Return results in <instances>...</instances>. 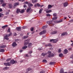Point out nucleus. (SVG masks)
I'll list each match as a JSON object with an SVG mask.
<instances>
[{"label": "nucleus", "mask_w": 73, "mask_h": 73, "mask_svg": "<svg viewBox=\"0 0 73 73\" xmlns=\"http://www.w3.org/2000/svg\"><path fill=\"white\" fill-rule=\"evenodd\" d=\"M28 5L29 7V8L28 9V13H31L33 10L32 9H31V8L30 7L33 6V5L31 3H28Z\"/></svg>", "instance_id": "nucleus-1"}, {"label": "nucleus", "mask_w": 73, "mask_h": 73, "mask_svg": "<svg viewBox=\"0 0 73 73\" xmlns=\"http://www.w3.org/2000/svg\"><path fill=\"white\" fill-rule=\"evenodd\" d=\"M12 34V33H10L8 35H6L4 37V38L5 39H6V40H9V38H8V37H9L10 36H11Z\"/></svg>", "instance_id": "nucleus-2"}, {"label": "nucleus", "mask_w": 73, "mask_h": 73, "mask_svg": "<svg viewBox=\"0 0 73 73\" xmlns=\"http://www.w3.org/2000/svg\"><path fill=\"white\" fill-rule=\"evenodd\" d=\"M47 24H48L49 25H51V26H54V24H53L54 22H52V21H48L47 22Z\"/></svg>", "instance_id": "nucleus-3"}, {"label": "nucleus", "mask_w": 73, "mask_h": 73, "mask_svg": "<svg viewBox=\"0 0 73 73\" xmlns=\"http://www.w3.org/2000/svg\"><path fill=\"white\" fill-rule=\"evenodd\" d=\"M48 57H53L54 56V54H53L51 53V51H48Z\"/></svg>", "instance_id": "nucleus-4"}, {"label": "nucleus", "mask_w": 73, "mask_h": 73, "mask_svg": "<svg viewBox=\"0 0 73 73\" xmlns=\"http://www.w3.org/2000/svg\"><path fill=\"white\" fill-rule=\"evenodd\" d=\"M10 64H14L15 63H17V61L14 60L12 59L10 61Z\"/></svg>", "instance_id": "nucleus-5"}, {"label": "nucleus", "mask_w": 73, "mask_h": 73, "mask_svg": "<svg viewBox=\"0 0 73 73\" xmlns=\"http://www.w3.org/2000/svg\"><path fill=\"white\" fill-rule=\"evenodd\" d=\"M50 42H52L54 43H56L58 41V40L51 39L50 40Z\"/></svg>", "instance_id": "nucleus-6"}, {"label": "nucleus", "mask_w": 73, "mask_h": 73, "mask_svg": "<svg viewBox=\"0 0 73 73\" xmlns=\"http://www.w3.org/2000/svg\"><path fill=\"white\" fill-rule=\"evenodd\" d=\"M60 73H73V71L72 72H71L70 71L68 72V73H67V72H65L64 73V70H63V69H62L60 70Z\"/></svg>", "instance_id": "nucleus-7"}, {"label": "nucleus", "mask_w": 73, "mask_h": 73, "mask_svg": "<svg viewBox=\"0 0 73 73\" xmlns=\"http://www.w3.org/2000/svg\"><path fill=\"white\" fill-rule=\"evenodd\" d=\"M46 30H44L40 32L39 33V35H41L44 34V33H46Z\"/></svg>", "instance_id": "nucleus-8"}, {"label": "nucleus", "mask_w": 73, "mask_h": 73, "mask_svg": "<svg viewBox=\"0 0 73 73\" xmlns=\"http://www.w3.org/2000/svg\"><path fill=\"white\" fill-rule=\"evenodd\" d=\"M57 33V31H54L51 33V35H54L55 34H56Z\"/></svg>", "instance_id": "nucleus-9"}, {"label": "nucleus", "mask_w": 73, "mask_h": 73, "mask_svg": "<svg viewBox=\"0 0 73 73\" xmlns=\"http://www.w3.org/2000/svg\"><path fill=\"white\" fill-rule=\"evenodd\" d=\"M4 64L5 66H10L11 65V63L9 62L5 63Z\"/></svg>", "instance_id": "nucleus-10"}, {"label": "nucleus", "mask_w": 73, "mask_h": 73, "mask_svg": "<svg viewBox=\"0 0 73 73\" xmlns=\"http://www.w3.org/2000/svg\"><path fill=\"white\" fill-rule=\"evenodd\" d=\"M63 19H61L60 21H55L54 23H61V22H62V21H63Z\"/></svg>", "instance_id": "nucleus-11"}, {"label": "nucleus", "mask_w": 73, "mask_h": 73, "mask_svg": "<svg viewBox=\"0 0 73 73\" xmlns=\"http://www.w3.org/2000/svg\"><path fill=\"white\" fill-rule=\"evenodd\" d=\"M12 46L14 47H15V46H17L16 43L15 42H14L12 44Z\"/></svg>", "instance_id": "nucleus-12"}, {"label": "nucleus", "mask_w": 73, "mask_h": 73, "mask_svg": "<svg viewBox=\"0 0 73 73\" xmlns=\"http://www.w3.org/2000/svg\"><path fill=\"white\" fill-rule=\"evenodd\" d=\"M32 46V43H29L28 44V48H31Z\"/></svg>", "instance_id": "nucleus-13"}, {"label": "nucleus", "mask_w": 73, "mask_h": 73, "mask_svg": "<svg viewBox=\"0 0 73 73\" xmlns=\"http://www.w3.org/2000/svg\"><path fill=\"white\" fill-rule=\"evenodd\" d=\"M63 5L64 7H67L68 5V2H65L64 3Z\"/></svg>", "instance_id": "nucleus-14"}, {"label": "nucleus", "mask_w": 73, "mask_h": 73, "mask_svg": "<svg viewBox=\"0 0 73 73\" xmlns=\"http://www.w3.org/2000/svg\"><path fill=\"white\" fill-rule=\"evenodd\" d=\"M24 44L25 45H28V40H26L25 41Z\"/></svg>", "instance_id": "nucleus-15"}, {"label": "nucleus", "mask_w": 73, "mask_h": 73, "mask_svg": "<svg viewBox=\"0 0 73 73\" xmlns=\"http://www.w3.org/2000/svg\"><path fill=\"white\" fill-rule=\"evenodd\" d=\"M17 30L18 31H21V27H19L16 28Z\"/></svg>", "instance_id": "nucleus-16"}, {"label": "nucleus", "mask_w": 73, "mask_h": 73, "mask_svg": "<svg viewBox=\"0 0 73 73\" xmlns=\"http://www.w3.org/2000/svg\"><path fill=\"white\" fill-rule=\"evenodd\" d=\"M67 35V33H66V32L62 34L61 36H64V35Z\"/></svg>", "instance_id": "nucleus-17"}, {"label": "nucleus", "mask_w": 73, "mask_h": 73, "mask_svg": "<svg viewBox=\"0 0 73 73\" xmlns=\"http://www.w3.org/2000/svg\"><path fill=\"white\" fill-rule=\"evenodd\" d=\"M36 5L38 7H42L44 6V5H40L39 3H37L36 4Z\"/></svg>", "instance_id": "nucleus-18"}, {"label": "nucleus", "mask_w": 73, "mask_h": 73, "mask_svg": "<svg viewBox=\"0 0 73 73\" xmlns=\"http://www.w3.org/2000/svg\"><path fill=\"white\" fill-rule=\"evenodd\" d=\"M68 50L66 49H65L64 52V54H67V53H68Z\"/></svg>", "instance_id": "nucleus-19"}, {"label": "nucleus", "mask_w": 73, "mask_h": 73, "mask_svg": "<svg viewBox=\"0 0 73 73\" xmlns=\"http://www.w3.org/2000/svg\"><path fill=\"white\" fill-rule=\"evenodd\" d=\"M37 1V0H32V3H36Z\"/></svg>", "instance_id": "nucleus-20"}, {"label": "nucleus", "mask_w": 73, "mask_h": 73, "mask_svg": "<svg viewBox=\"0 0 73 73\" xmlns=\"http://www.w3.org/2000/svg\"><path fill=\"white\" fill-rule=\"evenodd\" d=\"M8 27V25H5V26H3L2 27V28L3 29H5V28H6V27Z\"/></svg>", "instance_id": "nucleus-21"}, {"label": "nucleus", "mask_w": 73, "mask_h": 73, "mask_svg": "<svg viewBox=\"0 0 73 73\" xmlns=\"http://www.w3.org/2000/svg\"><path fill=\"white\" fill-rule=\"evenodd\" d=\"M46 12L47 13H50V12H52V10H49L48 11H46Z\"/></svg>", "instance_id": "nucleus-22"}, {"label": "nucleus", "mask_w": 73, "mask_h": 73, "mask_svg": "<svg viewBox=\"0 0 73 73\" xmlns=\"http://www.w3.org/2000/svg\"><path fill=\"white\" fill-rule=\"evenodd\" d=\"M56 62H51L50 63V65H54V64H55Z\"/></svg>", "instance_id": "nucleus-23"}, {"label": "nucleus", "mask_w": 73, "mask_h": 73, "mask_svg": "<svg viewBox=\"0 0 73 73\" xmlns=\"http://www.w3.org/2000/svg\"><path fill=\"white\" fill-rule=\"evenodd\" d=\"M25 12V11H24V9H23L21 11H20V13H24Z\"/></svg>", "instance_id": "nucleus-24"}, {"label": "nucleus", "mask_w": 73, "mask_h": 73, "mask_svg": "<svg viewBox=\"0 0 73 73\" xmlns=\"http://www.w3.org/2000/svg\"><path fill=\"white\" fill-rule=\"evenodd\" d=\"M19 4V3H15L14 4V6H16L17 5H18Z\"/></svg>", "instance_id": "nucleus-25"}, {"label": "nucleus", "mask_w": 73, "mask_h": 73, "mask_svg": "<svg viewBox=\"0 0 73 73\" xmlns=\"http://www.w3.org/2000/svg\"><path fill=\"white\" fill-rule=\"evenodd\" d=\"M26 48H27V46H24L22 47L23 49H25Z\"/></svg>", "instance_id": "nucleus-26"}, {"label": "nucleus", "mask_w": 73, "mask_h": 73, "mask_svg": "<svg viewBox=\"0 0 73 73\" xmlns=\"http://www.w3.org/2000/svg\"><path fill=\"white\" fill-rule=\"evenodd\" d=\"M0 2H1V4H2V3H4V1L3 0H0Z\"/></svg>", "instance_id": "nucleus-27"}, {"label": "nucleus", "mask_w": 73, "mask_h": 73, "mask_svg": "<svg viewBox=\"0 0 73 73\" xmlns=\"http://www.w3.org/2000/svg\"><path fill=\"white\" fill-rule=\"evenodd\" d=\"M52 5H49L48 6V8H52Z\"/></svg>", "instance_id": "nucleus-28"}, {"label": "nucleus", "mask_w": 73, "mask_h": 73, "mask_svg": "<svg viewBox=\"0 0 73 73\" xmlns=\"http://www.w3.org/2000/svg\"><path fill=\"white\" fill-rule=\"evenodd\" d=\"M47 27V26L46 25L42 27V29H45Z\"/></svg>", "instance_id": "nucleus-29"}, {"label": "nucleus", "mask_w": 73, "mask_h": 73, "mask_svg": "<svg viewBox=\"0 0 73 73\" xmlns=\"http://www.w3.org/2000/svg\"><path fill=\"white\" fill-rule=\"evenodd\" d=\"M52 20H57V17H54L52 18Z\"/></svg>", "instance_id": "nucleus-30"}, {"label": "nucleus", "mask_w": 73, "mask_h": 73, "mask_svg": "<svg viewBox=\"0 0 73 73\" xmlns=\"http://www.w3.org/2000/svg\"><path fill=\"white\" fill-rule=\"evenodd\" d=\"M20 12V11L19 9H17V13H19V12Z\"/></svg>", "instance_id": "nucleus-31"}, {"label": "nucleus", "mask_w": 73, "mask_h": 73, "mask_svg": "<svg viewBox=\"0 0 73 73\" xmlns=\"http://www.w3.org/2000/svg\"><path fill=\"white\" fill-rule=\"evenodd\" d=\"M5 50L4 49H1L0 50V52H4Z\"/></svg>", "instance_id": "nucleus-32"}, {"label": "nucleus", "mask_w": 73, "mask_h": 73, "mask_svg": "<svg viewBox=\"0 0 73 73\" xmlns=\"http://www.w3.org/2000/svg\"><path fill=\"white\" fill-rule=\"evenodd\" d=\"M42 10H43V9H40L39 12V13H41V12H42Z\"/></svg>", "instance_id": "nucleus-33"}, {"label": "nucleus", "mask_w": 73, "mask_h": 73, "mask_svg": "<svg viewBox=\"0 0 73 73\" xmlns=\"http://www.w3.org/2000/svg\"><path fill=\"white\" fill-rule=\"evenodd\" d=\"M46 54H47L46 53H42V56H45V55H46Z\"/></svg>", "instance_id": "nucleus-34"}, {"label": "nucleus", "mask_w": 73, "mask_h": 73, "mask_svg": "<svg viewBox=\"0 0 73 73\" xmlns=\"http://www.w3.org/2000/svg\"><path fill=\"white\" fill-rule=\"evenodd\" d=\"M12 4H9V7L10 8H12Z\"/></svg>", "instance_id": "nucleus-35"}, {"label": "nucleus", "mask_w": 73, "mask_h": 73, "mask_svg": "<svg viewBox=\"0 0 73 73\" xmlns=\"http://www.w3.org/2000/svg\"><path fill=\"white\" fill-rule=\"evenodd\" d=\"M57 14L56 13H54L53 14V16H54V17H55V16H57Z\"/></svg>", "instance_id": "nucleus-36"}, {"label": "nucleus", "mask_w": 73, "mask_h": 73, "mask_svg": "<svg viewBox=\"0 0 73 73\" xmlns=\"http://www.w3.org/2000/svg\"><path fill=\"white\" fill-rule=\"evenodd\" d=\"M61 52V49H59L58 50V53H60Z\"/></svg>", "instance_id": "nucleus-37"}, {"label": "nucleus", "mask_w": 73, "mask_h": 73, "mask_svg": "<svg viewBox=\"0 0 73 73\" xmlns=\"http://www.w3.org/2000/svg\"><path fill=\"white\" fill-rule=\"evenodd\" d=\"M42 62H46H46H47V61L46 60H43Z\"/></svg>", "instance_id": "nucleus-38"}, {"label": "nucleus", "mask_w": 73, "mask_h": 73, "mask_svg": "<svg viewBox=\"0 0 73 73\" xmlns=\"http://www.w3.org/2000/svg\"><path fill=\"white\" fill-rule=\"evenodd\" d=\"M22 28L23 29H26V28H27V26H24L22 27Z\"/></svg>", "instance_id": "nucleus-39"}, {"label": "nucleus", "mask_w": 73, "mask_h": 73, "mask_svg": "<svg viewBox=\"0 0 73 73\" xmlns=\"http://www.w3.org/2000/svg\"><path fill=\"white\" fill-rule=\"evenodd\" d=\"M32 53V51H30L29 52V54H28V55H29V54H31V53Z\"/></svg>", "instance_id": "nucleus-40"}, {"label": "nucleus", "mask_w": 73, "mask_h": 73, "mask_svg": "<svg viewBox=\"0 0 73 73\" xmlns=\"http://www.w3.org/2000/svg\"><path fill=\"white\" fill-rule=\"evenodd\" d=\"M24 39H26V38H28V36H24Z\"/></svg>", "instance_id": "nucleus-41"}, {"label": "nucleus", "mask_w": 73, "mask_h": 73, "mask_svg": "<svg viewBox=\"0 0 73 73\" xmlns=\"http://www.w3.org/2000/svg\"><path fill=\"white\" fill-rule=\"evenodd\" d=\"M62 56H63V54H62L61 53V54H59V57H62Z\"/></svg>", "instance_id": "nucleus-42"}, {"label": "nucleus", "mask_w": 73, "mask_h": 73, "mask_svg": "<svg viewBox=\"0 0 73 73\" xmlns=\"http://www.w3.org/2000/svg\"><path fill=\"white\" fill-rule=\"evenodd\" d=\"M8 68L7 67H5L4 68H3V70H7V69Z\"/></svg>", "instance_id": "nucleus-43"}, {"label": "nucleus", "mask_w": 73, "mask_h": 73, "mask_svg": "<svg viewBox=\"0 0 73 73\" xmlns=\"http://www.w3.org/2000/svg\"><path fill=\"white\" fill-rule=\"evenodd\" d=\"M6 5V4H5V3H3V4H2V7H5Z\"/></svg>", "instance_id": "nucleus-44"}, {"label": "nucleus", "mask_w": 73, "mask_h": 73, "mask_svg": "<svg viewBox=\"0 0 73 73\" xmlns=\"http://www.w3.org/2000/svg\"><path fill=\"white\" fill-rule=\"evenodd\" d=\"M48 46H51L52 47V45H51V44H50V43H49L48 44Z\"/></svg>", "instance_id": "nucleus-45"}, {"label": "nucleus", "mask_w": 73, "mask_h": 73, "mask_svg": "<svg viewBox=\"0 0 73 73\" xmlns=\"http://www.w3.org/2000/svg\"><path fill=\"white\" fill-rule=\"evenodd\" d=\"M70 23H73V19H72L69 21Z\"/></svg>", "instance_id": "nucleus-46"}, {"label": "nucleus", "mask_w": 73, "mask_h": 73, "mask_svg": "<svg viewBox=\"0 0 73 73\" xmlns=\"http://www.w3.org/2000/svg\"><path fill=\"white\" fill-rule=\"evenodd\" d=\"M47 16H48L49 17H50V15L49 14H46Z\"/></svg>", "instance_id": "nucleus-47"}, {"label": "nucleus", "mask_w": 73, "mask_h": 73, "mask_svg": "<svg viewBox=\"0 0 73 73\" xmlns=\"http://www.w3.org/2000/svg\"><path fill=\"white\" fill-rule=\"evenodd\" d=\"M11 32V29H9L7 30L8 32Z\"/></svg>", "instance_id": "nucleus-48"}, {"label": "nucleus", "mask_w": 73, "mask_h": 73, "mask_svg": "<svg viewBox=\"0 0 73 73\" xmlns=\"http://www.w3.org/2000/svg\"><path fill=\"white\" fill-rule=\"evenodd\" d=\"M11 60V58H9L6 61H10Z\"/></svg>", "instance_id": "nucleus-49"}, {"label": "nucleus", "mask_w": 73, "mask_h": 73, "mask_svg": "<svg viewBox=\"0 0 73 73\" xmlns=\"http://www.w3.org/2000/svg\"><path fill=\"white\" fill-rule=\"evenodd\" d=\"M3 16V14L2 13H0V17H1V16Z\"/></svg>", "instance_id": "nucleus-50"}, {"label": "nucleus", "mask_w": 73, "mask_h": 73, "mask_svg": "<svg viewBox=\"0 0 73 73\" xmlns=\"http://www.w3.org/2000/svg\"><path fill=\"white\" fill-rule=\"evenodd\" d=\"M31 31H33V27L31 28Z\"/></svg>", "instance_id": "nucleus-51"}, {"label": "nucleus", "mask_w": 73, "mask_h": 73, "mask_svg": "<svg viewBox=\"0 0 73 73\" xmlns=\"http://www.w3.org/2000/svg\"><path fill=\"white\" fill-rule=\"evenodd\" d=\"M5 46H6L5 45H3L2 46L1 48H5Z\"/></svg>", "instance_id": "nucleus-52"}, {"label": "nucleus", "mask_w": 73, "mask_h": 73, "mask_svg": "<svg viewBox=\"0 0 73 73\" xmlns=\"http://www.w3.org/2000/svg\"><path fill=\"white\" fill-rule=\"evenodd\" d=\"M70 58H73V55L71 56L70 57Z\"/></svg>", "instance_id": "nucleus-53"}, {"label": "nucleus", "mask_w": 73, "mask_h": 73, "mask_svg": "<svg viewBox=\"0 0 73 73\" xmlns=\"http://www.w3.org/2000/svg\"><path fill=\"white\" fill-rule=\"evenodd\" d=\"M31 70V68H28V71H29L30 70Z\"/></svg>", "instance_id": "nucleus-54"}, {"label": "nucleus", "mask_w": 73, "mask_h": 73, "mask_svg": "<svg viewBox=\"0 0 73 73\" xmlns=\"http://www.w3.org/2000/svg\"><path fill=\"white\" fill-rule=\"evenodd\" d=\"M23 50H19V52H23Z\"/></svg>", "instance_id": "nucleus-55"}, {"label": "nucleus", "mask_w": 73, "mask_h": 73, "mask_svg": "<svg viewBox=\"0 0 73 73\" xmlns=\"http://www.w3.org/2000/svg\"><path fill=\"white\" fill-rule=\"evenodd\" d=\"M14 36H16L17 35V34H16V33H14Z\"/></svg>", "instance_id": "nucleus-56"}, {"label": "nucleus", "mask_w": 73, "mask_h": 73, "mask_svg": "<svg viewBox=\"0 0 73 73\" xmlns=\"http://www.w3.org/2000/svg\"><path fill=\"white\" fill-rule=\"evenodd\" d=\"M68 50H72V48H68Z\"/></svg>", "instance_id": "nucleus-57"}, {"label": "nucleus", "mask_w": 73, "mask_h": 73, "mask_svg": "<svg viewBox=\"0 0 73 73\" xmlns=\"http://www.w3.org/2000/svg\"><path fill=\"white\" fill-rule=\"evenodd\" d=\"M24 8H26L27 7V6L26 5H24L23 6Z\"/></svg>", "instance_id": "nucleus-58"}, {"label": "nucleus", "mask_w": 73, "mask_h": 73, "mask_svg": "<svg viewBox=\"0 0 73 73\" xmlns=\"http://www.w3.org/2000/svg\"><path fill=\"white\" fill-rule=\"evenodd\" d=\"M25 4H28V2H26L25 3Z\"/></svg>", "instance_id": "nucleus-59"}, {"label": "nucleus", "mask_w": 73, "mask_h": 73, "mask_svg": "<svg viewBox=\"0 0 73 73\" xmlns=\"http://www.w3.org/2000/svg\"><path fill=\"white\" fill-rule=\"evenodd\" d=\"M34 6H35V7H37V4H36Z\"/></svg>", "instance_id": "nucleus-60"}, {"label": "nucleus", "mask_w": 73, "mask_h": 73, "mask_svg": "<svg viewBox=\"0 0 73 73\" xmlns=\"http://www.w3.org/2000/svg\"><path fill=\"white\" fill-rule=\"evenodd\" d=\"M71 46H73V43H72L71 44Z\"/></svg>", "instance_id": "nucleus-61"}, {"label": "nucleus", "mask_w": 73, "mask_h": 73, "mask_svg": "<svg viewBox=\"0 0 73 73\" xmlns=\"http://www.w3.org/2000/svg\"><path fill=\"white\" fill-rule=\"evenodd\" d=\"M45 46H48V44H46L45 45Z\"/></svg>", "instance_id": "nucleus-62"}, {"label": "nucleus", "mask_w": 73, "mask_h": 73, "mask_svg": "<svg viewBox=\"0 0 73 73\" xmlns=\"http://www.w3.org/2000/svg\"><path fill=\"white\" fill-rule=\"evenodd\" d=\"M25 57H28V54H26L25 55Z\"/></svg>", "instance_id": "nucleus-63"}, {"label": "nucleus", "mask_w": 73, "mask_h": 73, "mask_svg": "<svg viewBox=\"0 0 73 73\" xmlns=\"http://www.w3.org/2000/svg\"><path fill=\"white\" fill-rule=\"evenodd\" d=\"M1 11H2V9H0V12H1Z\"/></svg>", "instance_id": "nucleus-64"}]
</instances>
